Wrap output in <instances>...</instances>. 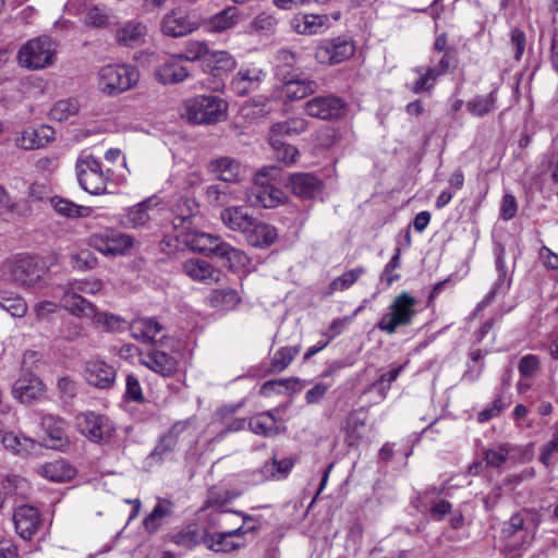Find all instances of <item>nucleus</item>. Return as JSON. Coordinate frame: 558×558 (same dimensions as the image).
<instances>
[{"instance_id": "774afa93", "label": "nucleus", "mask_w": 558, "mask_h": 558, "mask_svg": "<svg viewBox=\"0 0 558 558\" xmlns=\"http://www.w3.org/2000/svg\"><path fill=\"white\" fill-rule=\"evenodd\" d=\"M539 368V360L533 354L523 356L519 363V372L524 377L533 376Z\"/></svg>"}, {"instance_id": "c9c22d12", "label": "nucleus", "mask_w": 558, "mask_h": 558, "mask_svg": "<svg viewBox=\"0 0 558 558\" xmlns=\"http://www.w3.org/2000/svg\"><path fill=\"white\" fill-rule=\"evenodd\" d=\"M172 505L167 500H159L153 511L145 518L143 524L149 534H154L162 525L165 518L172 514Z\"/></svg>"}, {"instance_id": "3c124183", "label": "nucleus", "mask_w": 558, "mask_h": 558, "mask_svg": "<svg viewBox=\"0 0 558 558\" xmlns=\"http://www.w3.org/2000/svg\"><path fill=\"white\" fill-rule=\"evenodd\" d=\"M365 272L363 267H357L343 272L341 276L333 279L329 284V293L335 291H343L354 284L359 278Z\"/></svg>"}, {"instance_id": "393cba45", "label": "nucleus", "mask_w": 558, "mask_h": 558, "mask_svg": "<svg viewBox=\"0 0 558 558\" xmlns=\"http://www.w3.org/2000/svg\"><path fill=\"white\" fill-rule=\"evenodd\" d=\"M142 363L149 369L165 377L173 375L178 367L177 360L160 350H151L148 352Z\"/></svg>"}, {"instance_id": "ddd939ff", "label": "nucleus", "mask_w": 558, "mask_h": 558, "mask_svg": "<svg viewBox=\"0 0 558 558\" xmlns=\"http://www.w3.org/2000/svg\"><path fill=\"white\" fill-rule=\"evenodd\" d=\"M40 426L47 435L44 438L46 447L62 451L70 446L71 441L66 433V422L62 417L43 414Z\"/></svg>"}, {"instance_id": "ea45409f", "label": "nucleus", "mask_w": 558, "mask_h": 558, "mask_svg": "<svg viewBox=\"0 0 558 558\" xmlns=\"http://www.w3.org/2000/svg\"><path fill=\"white\" fill-rule=\"evenodd\" d=\"M53 209L59 214L68 218L86 217L89 215L90 209L85 206L76 205L75 203L61 197H51L49 199Z\"/></svg>"}, {"instance_id": "4be33fe9", "label": "nucleus", "mask_w": 558, "mask_h": 558, "mask_svg": "<svg viewBox=\"0 0 558 558\" xmlns=\"http://www.w3.org/2000/svg\"><path fill=\"white\" fill-rule=\"evenodd\" d=\"M129 330L134 339L151 343L156 341L163 327L154 317H136L130 323Z\"/></svg>"}, {"instance_id": "f257e3e1", "label": "nucleus", "mask_w": 558, "mask_h": 558, "mask_svg": "<svg viewBox=\"0 0 558 558\" xmlns=\"http://www.w3.org/2000/svg\"><path fill=\"white\" fill-rule=\"evenodd\" d=\"M5 274L25 290L37 291L46 288L48 266L34 256H22L3 264Z\"/></svg>"}, {"instance_id": "2eb2a0df", "label": "nucleus", "mask_w": 558, "mask_h": 558, "mask_svg": "<svg viewBox=\"0 0 558 558\" xmlns=\"http://www.w3.org/2000/svg\"><path fill=\"white\" fill-rule=\"evenodd\" d=\"M291 28L301 35H318L330 27L327 14L298 13L290 21Z\"/></svg>"}, {"instance_id": "0e129e2a", "label": "nucleus", "mask_w": 558, "mask_h": 558, "mask_svg": "<svg viewBox=\"0 0 558 558\" xmlns=\"http://www.w3.org/2000/svg\"><path fill=\"white\" fill-rule=\"evenodd\" d=\"M109 16L106 11L99 7L90 8L85 16V23L94 27H104L108 24Z\"/></svg>"}, {"instance_id": "5701e85b", "label": "nucleus", "mask_w": 558, "mask_h": 558, "mask_svg": "<svg viewBox=\"0 0 558 558\" xmlns=\"http://www.w3.org/2000/svg\"><path fill=\"white\" fill-rule=\"evenodd\" d=\"M185 422H177L171 428L160 437L158 445L150 453V458L157 461H163L169 453L173 452L178 446L180 435L186 429Z\"/></svg>"}, {"instance_id": "2f4dec72", "label": "nucleus", "mask_w": 558, "mask_h": 558, "mask_svg": "<svg viewBox=\"0 0 558 558\" xmlns=\"http://www.w3.org/2000/svg\"><path fill=\"white\" fill-rule=\"evenodd\" d=\"M221 219L231 230L244 233L252 226L254 218L244 207H228L221 211Z\"/></svg>"}, {"instance_id": "7ed1b4c3", "label": "nucleus", "mask_w": 558, "mask_h": 558, "mask_svg": "<svg viewBox=\"0 0 558 558\" xmlns=\"http://www.w3.org/2000/svg\"><path fill=\"white\" fill-rule=\"evenodd\" d=\"M228 102L214 95L196 96L185 104V117L194 124H215L227 119Z\"/></svg>"}, {"instance_id": "aec40b11", "label": "nucleus", "mask_w": 558, "mask_h": 558, "mask_svg": "<svg viewBox=\"0 0 558 558\" xmlns=\"http://www.w3.org/2000/svg\"><path fill=\"white\" fill-rule=\"evenodd\" d=\"M190 72L178 58H167L155 70V76L163 85L183 82Z\"/></svg>"}, {"instance_id": "473e14b6", "label": "nucleus", "mask_w": 558, "mask_h": 558, "mask_svg": "<svg viewBox=\"0 0 558 558\" xmlns=\"http://www.w3.org/2000/svg\"><path fill=\"white\" fill-rule=\"evenodd\" d=\"M146 26L142 23H129L116 33L118 44L126 47H135L144 41Z\"/></svg>"}, {"instance_id": "39448f33", "label": "nucleus", "mask_w": 558, "mask_h": 558, "mask_svg": "<svg viewBox=\"0 0 558 558\" xmlns=\"http://www.w3.org/2000/svg\"><path fill=\"white\" fill-rule=\"evenodd\" d=\"M416 299L408 292L400 293L390 304L389 312L376 324V328L393 335L399 327L411 325L416 314Z\"/></svg>"}, {"instance_id": "c03bdc74", "label": "nucleus", "mask_w": 558, "mask_h": 558, "mask_svg": "<svg viewBox=\"0 0 558 558\" xmlns=\"http://www.w3.org/2000/svg\"><path fill=\"white\" fill-rule=\"evenodd\" d=\"M495 90L486 96H475L466 102L468 111L474 117H484L495 109Z\"/></svg>"}, {"instance_id": "a19ab883", "label": "nucleus", "mask_w": 558, "mask_h": 558, "mask_svg": "<svg viewBox=\"0 0 558 558\" xmlns=\"http://www.w3.org/2000/svg\"><path fill=\"white\" fill-rule=\"evenodd\" d=\"M0 307L13 317H24L27 313V303L14 292L4 291L0 293Z\"/></svg>"}, {"instance_id": "f8f14e48", "label": "nucleus", "mask_w": 558, "mask_h": 558, "mask_svg": "<svg viewBox=\"0 0 558 558\" xmlns=\"http://www.w3.org/2000/svg\"><path fill=\"white\" fill-rule=\"evenodd\" d=\"M304 109L310 117L333 120L344 116L345 104L337 96H316L305 102Z\"/></svg>"}, {"instance_id": "bb28decb", "label": "nucleus", "mask_w": 558, "mask_h": 558, "mask_svg": "<svg viewBox=\"0 0 558 558\" xmlns=\"http://www.w3.org/2000/svg\"><path fill=\"white\" fill-rule=\"evenodd\" d=\"M54 136V130L49 125H39L37 128L26 129L19 145L24 149H35L47 145Z\"/></svg>"}, {"instance_id": "a878e982", "label": "nucleus", "mask_w": 558, "mask_h": 558, "mask_svg": "<svg viewBox=\"0 0 558 558\" xmlns=\"http://www.w3.org/2000/svg\"><path fill=\"white\" fill-rule=\"evenodd\" d=\"M44 384L38 377L20 378L14 383L12 392L22 403H31L44 395Z\"/></svg>"}, {"instance_id": "0eeeda50", "label": "nucleus", "mask_w": 558, "mask_h": 558, "mask_svg": "<svg viewBox=\"0 0 558 558\" xmlns=\"http://www.w3.org/2000/svg\"><path fill=\"white\" fill-rule=\"evenodd\" d=\"M76 425L83 436L97 444L110 441L116 432V426L108 416L92 411L76 415Z\"/></svg>"}, {"instance_id": "58836bf2", "label": "nucleus", "mask_w": 558, "mask_h": 558, "mask_svg": "<svg viewBox=\"0 0 558 558\" xmlns=\"http://www.w3.org/2000/svg\"><path fill=\"white\" fill-rule=\"evenodd\" d=\"M276 75L281 77L282 81L296 75L294 72L296 64L295 53L287 48H281L276 53Z\"/></svg>"}, {"instance_id": "412c9836", "label": "nucleus", "mask_w": 558, "mask_h": 558, "mask_svg": "<svg viewBox=\"0 0 558 558\" xmlns=\"http://www.w3.org/2000/svg\"><path fill=\"white\" fill-rule=\"evenodd\" d=\"M262 76L263 71L259 69H241L232 78L230 87L235 95L246 96L259 87Z\"/></svg>"}, {"instance_id": "864d4df0", "label": "nucleus", "mask_w": 558, "mask_h": 558, "mask_svg": "<svg viewBox=\"0 0 558 558\" xmlns=\"http://www.w3.org/2000/svg\"><path fill=\"white\" fill-rule=\"evenodd\" d=\"M298 353V347L281 348L275 353L271 360V371L277 373L282 372L289 366Z\"/></svg>"}, {"instance_id": "b1692460", "label": "nucleus", "mask_w": 558, "mask_h": 558, "mask_svg": "<svg viewBox=\"0 0 558 558\" xmlns=\"http://www.w3.org/2000/svg\"><path fill=\"white\" fill-rule=\"evenodd\" d=\"M235 68L236 61L228 51L211 49L203 70L214 77H221L232 72Z\"/></svg>"}, {"instance_id": "72a5a7b5", "label": "nucleus", "mask_w": 558, "mask_h": 558, "mask_svg": "<svg viewBox=\"0 0 558 558\" xmlns=\"http://www.w3.org/2000/svg\"><path fill=\"white\" fill-rule=\"evenodd\" d=\"M306 121L303 118H292L287 121L271 125L268 137L281 138L284 136H296L306 130Z\"/></svg>"}, {"instance_id": "5fc2aeb1", "label": "nucleus", "mask_w": 558, "mask_h": 558, "mask_svg": "<svg viewBox=\"0 0 558 558\" xmlns=\"http://www.w3.org/2000/svg\"><path fill=\"white\" fill-rule=\"evenodd\" d=\"M107 235L110 248L114 250L111 256L122 255L134 245V239L128 234L111 231Z\"/></svg>"}, {"instance_id": "de8ad7c7", "label": "nucleus", "mask_w": 558, "mask_h": 558, "mask_svg": "<svg viewBox=\"0 0 558 558\" xmlns=\"http://www.w3.org/2000/svg\"><path fill=\"white\" fill-rule=\"evenodd\" d=\"M78 102L73 99H62L57 101L49 111V117L54 121H65L70 117L75 116L78 112Z\"/></svg>"}, {"instance_id": "6e6d98bb", "label": "nucleus", "mask_w": 558, "mask_h": 558, "mask_svg": "<svg viewBox=\"0 0 558 558\" xmlns=\"http://www.w3.org/2000/svg\"><path fill=\"white\" fill-rule=\"evenodd\" d=\"M173 543L179 546H183L186 548H193L199 543H202V537L197 531V529L189 526L186 530H183L172 536Z\"/></svg>"}, {"instance_id": "a18cd8bd", "label": "nucleus", "mask_w": 558, "mask_h": 558, "mask_svg": "<svg viewBox=\"0 0 558 558\" xmlns=\"http://www.w3.org/2000/svg\"><path fill=\"white\" fill-rule=\"evenodd\" d=\"M93 323L101 327L105 331L109 332L123 331L125 329H129L130 325V323H128L126 319L119 315L101 312L97 313Z\"/></svg>"}, {"instance_id": "69168bd1", "label": "nucleus", "mask_w": 558, "mask_h": 558, "mask_svg": "<svg viewBox=\"0 0 558 558\" xmlns=\"http://www.w3.org/2000/svg\"><path fill=\"white\" fill-rule=\"evenodd\" d=\"M510 43L511 46L514 48V59L517 61L521 60L526 46V38L524 32L520 28H513L510 35Z\"/></svg>"}, {"instance_id": "423d86ee", "label": "nucleus", "mask_w": 558, "mask_h": 558, "mask_svg": "<svg viewBox=\"0 0 558 558\" xmlns=\"http://www.w3.org/2000/svg\"><path fill=\"white\" fill-rule=\"evenodd\" d=\"M54 47L47 36L29 39L17 52L19 64L29 70H39L53 62Z\"/></svg>"}, {"instance_id": "4468645a", "label": "nucleus", "mask_w": 558, "mask_h": 558, "mask_svg": "<svg viewBox=\"0 0 558 558\" xmlns=\"http://www.w3.org/2000/svg\"><path fill=\"white\" fill-rule=\"evenodd\" d=\"M87 383L99 389L113 387L117 372L113 366L101 360L88 361L84 371Z\"/></svg>"}, {"instance_id": "338daca9", "label": "nucleus", "mask_w": 558, "mask_h": 558, "mask_svg": "<svg viewBox=\"0 0 558 558\" xmlns=\"http://www.w3.org/2000/svg\"><path fill=\"white\" fill-rule=\"evenodd\" d=\"M504 408L505 404L502 402V398L498 397L490 405L486 407L477 414V421L480 423H485L499 415Z\"/></svg>"}, {"instance_id": "603ef678", "label": "nucleus", "mask_w": 558, "mask_h": 558, "mask_svg": "<svg viewBox=\"0 0 558 558\" xmlns=\"http://www.w3.org/2000/svg\"><path fill=\"white\" fill-rule=\"evenodd\" d=\"M187 57L186 61L195 62L201 61L202 68L204 69L205 63L211 51L209 45L206 41L190 40L186 43Z\"/></svg>"}, {"instance_id": "09e8293b", "label": "nucleus", "mask_w": 558, "mask_h": 558, "mask_svg": "<svg viewBox=\"0 0 558 558\" xmlns=\"http://www.w3.org/2000/svg\"><path fill=\"white\" fill-rule=\"evenodd\" d=\"M298 385H299V379L294 378V377L268 380L263 384L259 392L264 397H269V396H271L272 392L287 393L290 390H295Z\"/></svg>"}, {"instance_id": "c85d7f7f", "label": "nucleus", "mask_w": 558, "mask_h": 558, "mask_svg": "<svg viewBox=\"0 0 558 558\" xmlns=\"http://www.w3.org/2000/svg\"><path fill=\"white\" fill-rule=\"evenodd\" d=\"M208 168L210 172L217 174L220 180L226 182L239 181L242 174L240 162L229 157L211 160Z\"/></svg>"}, {"instance_id": "c756f323", "label": "nucleus", "mask_w": 558, "mask_h": 558, "mask_svg": "<svg viewBox=\"0 0 558 558\" xmlns=\"http://www.w3.org/2000/svg\"><path fill=\"white\" fill-rule=\"evenodd\" d=\"M39 474L51 482L62 483L72 480L76 471L64 460H56L41 465Z\"/></svg>"}, {"instance_id": "37998d69", "label": "nucleus", "mask_w": 558, "mask_h": 558, "mask_svg": "<svg viewBox=\"0 0 558 558\" xmlns=\"http://www.w3.org/2000/svg\"><path fill=\"white\" fill-rule=\"evenodd\" d=\"M151 198L145 199L129 209L125 222L128 227L140 228L149 221L150 215L148 210L151 207Z\"/></svg>"}, {"instance_id": "bf43d9fd", "label": "nucleus", "mask_w": 558, "mask_h": 558, "mask_svg": "<svg viewBox=\"0 0 558 558\" xmlns=\"http://www.w3.org/2000/svg\"><path fill=\"white\" fill-rule=\"evenodd\" d=\"M401 252L400 248L397 247L395 251V254L392 255L391 259L388 262V264L385 266L381 275L380 280H385L387 286H391L395 281H398L400 279L399 274H393V270L399 268L401 265Z\"/></svg>"}, {"instance_id": "e2e57ef3", "label": "nucleus", "mask_w": 558, "mask_h": 558, "mask_svg": "<svg viewBox=\"0 0 558 558\" xmlns=\"http://www.w3.org/2000/svg\"><path fill=\"white\" fill-rule=\"evenodd\" d=\"M251 430L256 435L265 437L278 434V427L275 424H268L263 415H258L248 423Z\"/></svg>"}, {"instance_id": "f704fd0d", "label": "nucleus", "mask_w": 558, "mask_h": 558, "mask_svg": "<svg viewBox=\"0 0 558 558\" xmlns=\"http://www.w3.org/2000/svg\"><path fill=\"white\" fill-rule=\"evenodd\" d=\"M286 96L290 99H302L310 94H313L317 87L314 81L302 80L299 75H291V77L283 81Z\"/></svg>"}, {"instance_id": "680f3d73", "label": "nucleus", "mask_w": 558, "mask_h": 558, "mask_svg": "<svg viewBox=\"0 0 558 558\" xmlns=\"http://www.w3.org/2000/svg\"><path fill=\"white\" fill-rule=\"evenodd\" d=\"M509 451L505 447H499L498 449H487L484 451V460L486 462V466L499 468L508 459Z\"/></svg>"}, {"instance_id": "dca6fc26", "label": "nucleus", "mask_w": 558, "mask_h": 558, "mask_svg": "<svg viewBox=\"0 0 558 558\" xmlns=\"http://www.w3.org/2000/svg\"><path fill=\"white\" fill-rule=\"evenodd\" d=\"M13 521L17 534L23 539H31L40 525L38 510L28 505H23L15 509Z\"/></svg>"}, {"instance_id": "f03ea898", "label": "nucleus", "mask_w": 558, "mask_h": 558, "mask_svg": "<svg viewBox=\"0 0 558 558\" xmlns=\"http://www.w3.org/2000/svg\"><path fill=\"white\" fill-rule=\"evenodd\" d=\"M194 250L206 256L221 259L222 265L231 270H238L248 263L246 254L231 246L221 238L208 233L196 234Z\"/></svg>"}, {"instance_id": "20e7f679", "label": "nucleus", "mask_w": 558, "mask_h": 558, "mask_svg": "<svg viewBox=\"0 0 558 558\" xmlns=\"http://www.w3.org/2000/svg\"><path fill=\"white\" fill-rule=\"evenodd\" d=\"M140 80L138 70L130 64H109L104 66L98 74L99 89L116 96L133 88Z\"/></svg>"}, {"instance_id": "49530a36", "label": "nucleus", "mask_w": 558, "mask_h": 558, "mask_svg": "<svg viewBox=\"0 0 558 558\" xmlns=\"http://www.w3.org/2000/svg\"><path fill=\"white\" fill-rule=\"evenodd\" d=\"M3 446L19 456H26L35 448V441L31 438H20L14 433H7L2 436Z\"/></svg>"}, {"instance_id": "e433bc0d", "label": "nucleus", "mask_w": 558, "mask_h": 558, "mask_svg": "<svg viewBox=\"0 0 558 558\" xmlns=\"http://www.w3.org/2000/svg\"><path fill=\"white\" fill-rule=\"evenodd\" d=\"M238 16V9L235 7H228L210 17L207 22V28L215 33L227 31L236 24Z\"/></svg>"}, {"instance_id": "8fccbe9b", "label": "nucleus", "mask_w": 558, "mask_h": 558, "mask_svg": "<svg viewBox=\"0 0 558 558\" xmlns=\"http://www.w3.org/2000/svg\"><path fill=\"white\" fill-rule=\"evenodd\" d=\"M268 141L274 149L276 158L279 161L284 163H293L295 161L299 150L294 146L287 144L281 138L268 137Z\"/></svg>"}, {"instance_id": "9d476101", "label": "nucleus", "mask_w": 558, "mask_h": 558, "mask_svg": "<svg viewBox=\"0 0 558 558\" xmlns=\"http://www.w3.org/2000/svg\"><path fill=\"white\" fill-rule=\"evenodd\" d=\"M355 52L352 40L345 37L324 39L315 51V59L320 64L335 65L351 58Z\"/></svg>"}, {"instance_id": "4c0bfd02", "label": "nucleus", "mask_w": 558, "mask_h": 558, "mask_svg": "<svg viewBox=\"0 0 558 558\" xmlns=\"http://www.w3.org/2000/svg\"><path fill=\"white\" fill-rule=\"evenodd\" d=\"M211 305L222 311L234 310L241 302L239 293L234 289L225 288L217 289L211 292L210 295Z\"/></svg>"}, {"instance_id": "4d7b16f0", "label": "nucleus", "mask_w": 558, "mask_h": 558, "mask_svg": "<svg viewBox=\"0 0 558 558\" xmlns=\"http://www.w3.org/2000/svg\"><path fill=\"white\" fill-rule=\"evenodd\" d=\"M124 399L126 401H132V402H143L144 401L142 386L140 384L138 378L133 374L126 375Z\"/></svg>"}, {"instance_id": "6ab92c4d", "label": "nucleus", "mask_w": 558, "mask_h": 558, "mask_svg": "<svg viewBox=\"0 0 558 558\" xmlns=\"http://www.w3.org/2000/svg\"><path fill=\"white\" fill-rule=\"evenodd\" d=\"M183 272L191 279L213 283L220 280L221 272L214 268L208 262L199 258H191L182 264Z\"/></svg>"}, {"instance_id": "9b49d317", "label": "nucleus", "mask_w": 558, "mask_h": 558, "mask_svg": "<svg viewBox=\"0 0 558 558\" xmlns=\"http://www.w3.org/2000/svg\"><path fill=\"white\" fill-rule=\"evenodd\" d=\"M76 172L80 185L84 191L93 195H99L106 191L107 178L101 170L100 162L96 159H78Z\"/></svg>"}, {"instance_id": "79ce46f5", "label": "nucleus", "mask_w": 558, "mask_h": 558, "mask_svg": "<svg viewBox=\"0 0 558 558\" xmlns=\"http://www.w3.org/2000/svg\"><path fill=\"white\" fill-rule=\"evenodd\" d=\"M293 465L294 461L291 458H284L280 461H278L276 458H272L270 461L263 465L260 469V474L263 475L264 480L286 477Z\"/></svg>"}, {"instance_id": "1a4fd4ad", "label": "nucleus", "mask_w": 558, "mask_h": 558, "mask_svg": "<svg viewBox=\"0 0 558 558\" xmlns=\"http://www.w3.org/2000/svg\"><path fill=\"white\" fill-rule=\"evenodd\" d=\"M202 25L201 17L194 12L173 9L161 20V31L168 37L179 38L190 35Z\"/></svg>"}, {"instance_id": "f3484780", "label": "nucleus", "mask_w": 558, "mask_h": 558, "mask_svg": "<svg viewBox=\"0 0 558 558\" xmlns=\"http://www.w3.org/2000/svg\"><path fill=\"white\" fill-rule=\"evenodd\" d=\"M247 243L257 248H266L278 238L277 229L266 222L253 219L252 226L244 232Z\"/></svg>"}, {"instance_id": "7c9ffc66", "label": "nucleus", "mask_w": 558, "mask_h": 558, "mask_svg": "<svg viewBox=\"0 0 558 558\" xmlns=\"http://www.w3.org/2000/svg\"><path fill=\"white\" fill-rule=\"evenodd\" d=\"M231 535L227 532L209 533L205 532L202 536V543L210 550L216 553H230L245 545L244 542L229 541Z\"/></svg>"}, {"instance_id": "6e6552de", "label": "nucleus", "mask_w": 558, "mask_h": 558, "mask_svg": "<svg viewBox=\"0 0 558 558\" xmlns=\"http://www.w3.org/2000/svg\"><path fill=\"white\" fill-rule=\"evenodd\" d=\"M268 170L255 174L254 182L246 191L247 202L255 207L274 208L283 199V192L270 183Z\"/></svg>"}, {"instance_id": "052dcab7", "label": "nucleus", "mask_w": 558, "mask_h": 558, "mask_svg": "<svg viewBox=\"0 0 558 558\" xmlns=\"http://www.w3.org/2000/svg\"><path fill=\"white\" fill-rule=\"evenodd\" d=\"M72 266L77 270H89L94 269L97 264V257L87 250L81 251L80 253L72 255Z\"/></svg>"}, {"instance_id": "cd10ccee", "label": "nucleus", "mask_w": 558, "mask_h": 558, "mask_svg": "<svg viewBox=\"0 0 558 558\" xmlns=\"http://www.w3.org/2000/svg\"><path fill=\"white\" fill-rule=\"evenodd\" d=\"M63 307L77 317L90 318L93 322L98 313L97 307L75 292L64 293L61 299Z\"/></svg>"}, {"instance_id": "13d9d810", "label": "nucleus", "mask_w": 558, "mask_h": 558, "mask_svg": "<svg viewBox=\"0 0 558 558\" xmlns=\"http://www.w3.org/2000/svg\"><path fill=\"white\" fill-rule=\"evenodd\" d=\"M420 73V77L415 81L414 85L411 87V90L414 94H420L422 92L429 90L438 77L437 72L427 68L423 73L422 70H416Z\"/></svg>"}, {"instance_id": "a211bd4d", "label": "nucleus", "mask_w": 558, "mask_h": 558, "mask_svg": "<svg viewBox=\"0 0 558 558\" xmlns=\"http://www.w3.org/2000/svg\"><path fill=\"white\" fill-rule=\"evenodd\" d=\"M288 185L291 192L301 198H312L323 189V182L313 173H293Z\"/></svg>"}]
</instances>
